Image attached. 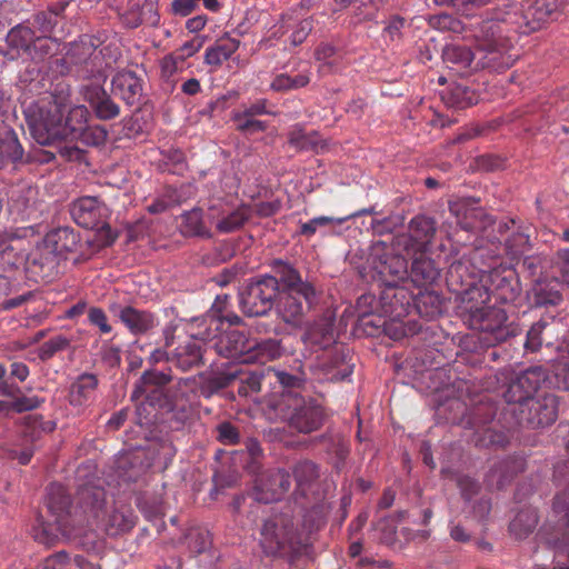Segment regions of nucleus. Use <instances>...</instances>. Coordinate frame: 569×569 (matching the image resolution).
Returning a JSON list of instances; mask_svg holds the SVG:
<instances>
[{
  "label": "nucleus",
  "instance_id": "17",
  "mask_svg": "<svg viewBox=\"0 0 569 569\" xmlns=\"http://www.w3.org/2000/svg\"><path fill=\"white\" fill-rule=\"evenodd\" d=\"M42 240L62 261L70 257H73L76 263L87 259L83 247L88 241L83 243L80 234L72 228L53 229Z\"/></svg>",
  "mask_w": 569,
  "mask_h": 569
},
{
  "label": "nucleus",
  "instance_id": "43",
  "mask_svg": "<svg viewBox=\"0 0 569 569\" xmlns=\"http://www.w3.org/2000/svg\"><path fill=\"white\" fill-rule=\"evenodd\" d=\"M385 306H387L386 302H382V305H381V302L379 301V298L378 299L376 298V295H373L371 292H366L357 299L356 311L358 313L359 320L365 326L372 325L373 327L378 328L381 326V323H376L373 321H366V318H368L369 316L377 315L379 317V321H380L382 319L381 312H391L390 310H388V307H385ZM383 323H385V321L382 322V325Z\"/></svg>",
  "mask_w": 569,
  "mask_h": 569
},
{
  "label": "nucleus",
  "instance_id": "57",
  "mask_svg": "<svg viewBox=\"0 0 569 569\" xmlns=\"http://www.w3.org/2000/svg\"><path fill=\"white\" fill-rule=\"evenodd\" d=\"M473 443L478 448H506L509 445V438L503 431H497L491 428H485L473 435Z\"/></svg>",
  "mask_w": 569,
  "mask_h": 569
},
{
  "label": "nucleus",
  "instance_id": "12",
  "mask_svg": "<svg viewBox=\"0 0 569 569\" xmlns=\"http://www.w3.org/2000/svg\"><path fill=\"white\" fill-rule=\"evenodd\" d=\"M61 261L42 240L26 258L27 278L36 283L50 282L58 276Z\"/></svg>",
  "mask_w": 569,
  "mask_h": 569
},
{
  "label": "nucleus",
  "instance_id": "2",
  "mask_svg": "<svg viewBox=\"0 0 569 569\" xmlns=\"http://www.w3.org/2000/svg\"><path fill=\"white\" fill-rule=\"evenodd\" d=\"M119 56L116 48L111 46L99 48L93 38L82 37L70 44L60 61L61 64L69 67L68 72H74L79 79L88 83L93 80L106 81L108 69L112 68Z\"/></svg>",
  "mask_w": 569,
  "mask_h": 569
},
{
  "label": "nucleus",
  "instance_id": "48",
  "mask_svg": "<svg viewBox=\"0 0 569 569\" xmlns=\"http://www.w3.org/2000/svg\"><path fill=\"white\" fill-rule=\"evenodd\" d=\"M547 378V370L541 366H535L522 371L515 380L529 398H535L533 395L546 382Z\"/></svg>",
  "mask_w": 569,
  "mask_h": 569
},
{
  "label": "nucleus",
  "instance_id": "63",
  "mask_svg": "<svg viewBox=\"0 0 569 569\" xmlns=\"http://www.w3.org/2000/svg\"><path fill=\"white\" fill-rule=\"evenodd\" d=\"M529 247V236L520 231L511 233L505 240V251L512 258L522 254Z\"/></svg>",
  "mask_w": 569,
  "mask_h": 569
},
{
  "label": "nucleus",
  "instance_id": "5",
  "mask_svg": "<svg viewBox=\"0 0 569 569\" xmlns=\"http://www.w3.org/2000/svg\"><path fill=\"white\" fill-rule=\"evenodd\" d=\"M279 292L278 282L272 276L252 278L240 293L242 312L248 317L267 315Z\"/></svg>",
  "mask_w": 569,
  "mask_h": 569
},
{
  "label": "nucleus",
  "instance_id": "8",
  "mask_svg": "<svg viewBox=\"0 0 569 569\" xmlns=\"http://www.w3.org/2000/svg\"><path fill=\"white\" fill-rule=\"evenodd\" d=\"M551 12L547 0H522L505 14L516 33L529 36L546 26Z\"/></svg>",
  "mask_w": 569,
  "mask_h": 569
},
{
  "label": "nucleus",
  "instance_id": "15",
  "mask_svg": "<svg viewBox=\"0 0 569 569\" xmlns=\"http://www.w3.org/2000/svg\"><path fill=\"white\" fill-rule=\"evenodd\" d=\"M188 382V379H179L174 386L167 389V396L158 392L151 397L154 400L153 407L171 413V420H174L178 426H183L191 419L193 413L192 405L182 391V388L187 387Z\"/></svg>",
  "mask_w": 569,
  "mask_h": 569
},
{
  "label": "nucleus",
  "instance_id": "29",
  "mask_svg": "<svg viewBox=\"0 0 569 569\" xmlns=\"http://www.w3.org/2000/svg\"><path fill=\"white\" fill-rule=\"evenodd\" d=\"M525 471V460L516 457H507L493 463L490 468L487 480L497 489L509 485L519 473Z\"/></svg>",
  "mask_w": 569,
  "mask_h": 569
},
{
  "label": "nucleus",
  "instance_id": "54",
  "mask_svg": "<svg viewBox=\"0 0 569 569\" xmlns=\"http://www.w3.org/2000/svg\"><path fill=\"white\" fill-rule=\"evenodd\" d=\"M34 36L36 33L30 27L18 24L8 32L6 40L9 48L29 53Z\"/></svg>",
  "mask_w": 569,
  "mask_h": 569
},
{
  "label": "nucleus",
  "instance_id": "34",
  "mask_svg": "<svg viewBox=\"0 0 569 569\" xmlns=\"http://www.w3.org/2000/svg\"><path fill=\"white\" fill-rule=\"evenodd\" d=\"M271 266L274 272L272 277L277 280L278 290L280 291H293L303 289L305 286H312L303 281L299 271L286 261L277 259L272 261Z\"/></svg>",
  "mask_w": 569,
  "mask_h": 569
},
{
  "label": "nucleus",
  "instance_id": "31",
  "mask_svg": "<svg viewBox=\"0 0 569 569\" xmlns=\"http://www.w3.org/2000/svg\"><path fill=\"white\" fill-rule=\"evenodd\" d=\"M512 48L477 49V61L475 70L488 69L495 72H501L510 68L517 57L510 51Z\"/></svg>",
  "mask_w": 569,
  "mask_h": 569
},
{
  "label": "nucleus",
  "instance_id": "58",
  "mask_svg": "<svg viewBox=\"0 0 569 569\" xmlns=\"http://www.w3.org/2000/svg\"><path fill=\"white\" fill-rule=\"evenodd\" d=\"M130 14L133 17V19L129 21L132 28H137L140 24L156 27L160 21V16L156 8V1L153 0H146L141 9H138L137 12L131 11Z\"/></svg>",
  "mask_w": 569,
  "mask_h": 569
},
{
  "label": "nucleus",
  "instance_id": "56",
  "mask_svg": "<svg viewBox=\"0 0 569 569\" xmlns=\"http://www.w3.org/2000/svg\"><path fill=\"white\" fill-rule=\"evenodd\" d=\"M326 519L323 513V506L313 505L302 516L301 531L298 533H303V536L308 537L309 546L311 545V536L316 531H318L322 526H325Z\"/></svg>",
  "mask_w": 569,
  "mask_h": 569
},
{
  "label": "nucleus",
  "instance_id": "24",
  "mask_svg": "<svg viewBox=\"0 0 569 569\" xmlns=\"http://www.w3.org/2000/svg\"><path fill=\"white\" fill-rule=\"evenodd\" d=\"M142 79L131 70L118 71L111 80V92L127 107L139 106L143 98Z\"/></svg>",
  "mask_w": 569,
  "mask_h": 569
},
{
  "label": "nucleus",
  "instance_id": "46",
  "mask_svg": "<svg viewBox=\"0 0 569 569\" xmlns=\"http://www.w3.org/2000/svg\"><path fill=\"white\" fill-rule=\"evenodd\" d=\"M307 340L313 347H319L321 350L330 348L338 343L335 336V322L332 319H323L315 323V326L307 332Z\"/></svg>",
  "mask_w": 569,
  "mask_h": 569
},
{
  "label": "nucleus",
  "instance_id": "28",
  "mask_svg": "<svg viewBox=\"0 0 569 569\" xmlns=\"http://www.w3.org/2000/svg\"><path fill=\"white\" fill-rule=\"evenodd\" d=\"M251 340L247 335L239 330H231L220 337L217 348L218 352L229 359L247 363L246 357L249 355Z\"/></svg>",
  "mask_w": 569,
  "mask_h": 569
},
{
  "label": "nucleus",
  "instance_id": "26",
  "mask_svg": "<svg viewBox=\"0 0 569 569\" xmlns=\"http://www.w3.org/2000/svg\"><path fill=\"white\" fill-rule=\"evenodd\" d=\"M172 381V376L169 372L159 371L157 369L146 370L140 377L138 383L132 391V399H139L146 396V400L150 406H154V400L151 398L154 393L167 396V385Z\"/></svg>",
  "mask_w": 569,
  "mask_h": 569
},
{
  "label": "nucleus",
  "instance_id": "23",
  "mask_svg": "<svg viewBox=\"0 0 569 569\" xmlns=\"http://www.w3.org/2000/svg\"><path fill=\"white\" fill-rule=\"evenodd\" d=\"M565 284L552 278L548 272L538 277L527 291V299L533 308H547L560 305Z\"/></svg>",
  "mask_w": 569,
  "mask_h": 569
},
{
  "label": "nucleus",
  "instance_id": "18",
  "mask_svg": "<svg viewBox=\"0 0 569 569\" xmlns=\"http://www.w3.org/2000/svg\"><path fill=\"white\" fill-rule=\"evenodd\" d=\"M106 81L93 80L83 83L80 93L84 101L92 108L96 117L100 120L108 121L120 116L121 108L117 103V97L110 91L108 93L104 88Z\"/></svg>",
  "mask_w": 569,
  "mask_h": 569
},
{
  "label": "nucleus",
  "instance_id": "20",
  "mask_svg": "<svg viewBox=\"0 0 569 569\" xmlns=\"http://www.w3.org/2000/svg\"><path fill=\"white\" fill-rule=\"evenodd\" d=\"M479 258V251L475 250L469 258L462 257L450 263L446 273V284L450 292L458 296L465 289L476 284L483 274L481 268L475 266V261Z\"/></svg>",
  "mask_w": 569,
  "mask_h": 569
},
{
  "label": "nucleus",
  "instance_id": "10",
  "mask_svg": "<svg viewBox=\"0 0 569 569\" xmlns=\"http://www.w3.org/2000/svg\"><path fill=\"white\" fill-rule=\"evenodd\" d=\"M480 281L487 283L491 298L499 303H515L522 292L518 273L511 267L500 264L485 270Z\"/></svg>",
  "mask_w": 569,
  "mask_h": 569
},
{
  "label": "nucleus",
  "instance_id": "62",
  "mask_svg": "<svg viewBox=\"0 0 569 569\" xmlns=\"http://www.w3.org/2000/svg\"><path fill=\"white\" fill-rule=\"evenodd\" d=\"M108 139V131L103 126L89 124L81 132V137H78L76 141L82 142L84 146L100 147L106 143Z\"/></svg>",
  "mask_w": 569,
  "mask_h": 569
},
{
  "label": "nucleus",
  "instance_id": "32",
  "mask_svg": "<svg viewBox=\"0 0 569 569\" xmlns=\"http://www.w3.org/2000/svg\"><path fill=\"white\" fill-rule=\"evenodd\" d=\"M456 299L460 301V308L470 317L473 316L475 310L486 309L491 296L487 283L481 282L479 279L476 281V284L470 286V288L456 296Z\"/></svg>",
  "mask_w": 569,
  "mask_h": 569
},
{
  "label": "nucleus",
  "instance_id": "42",
  "mask_svg": "<svg viewBox=\"0 0 569 569\" xmlns=\"http://www.w3.org/2000/svg\"><path fill=\"white\" fill-rule=\"evenodd\" d=\"M318 443L326 445L328 453L333 455L337 459L335 468L340 470L349 456V446L340 433H335L331 430H327L322 435L316 438Z\"/></svg>",
  "mask_w": 569,
  "mask_h": 569
},
{
  "label": "nucleus",
  "instance_id": "25",
  "mask_svg": "<svg viewBox=\"0 0 569 569\" xmlns=\"http://www.w3.org/2000/svg\"><path fill=\"white\" fill-rule=\"evenodd\" d=\"M107 212L106 204L97 197H82L73 202L71 214L73 220L82 228H99Z\"/></svg>",
  "mask_w": 569,
  "mask_h": 569
},
{
  "label": "nucleus",
  "instance_id": "4",
  "mask_svg": "<svg viewBox=\"0 0 569 569\" xmlns=\"http://www.w3.org/2000/svg\"><path fill=\"white\" fill-rule=\"evenodd\" d=\"M468 322L471 329L479 331V340L487 347L517 335V327L508 322L506 310L495 306L475 310L473 316L468 317Z\"/></svg>",
  "mask_w": 569,
  "mask_h": 569
},
{
  "label": "nucleus",
  "instance_id": "3",
  "mask_svg": "<svg viewBox=\"0 0 569 569\" xmlns=\"http://www.w3.org/2000/svg\"><path fill=\"white\" fill-rule=\"evenodd\" d=\"M260 546L267 556L286 558L292 562L307 551L309 539L298 533L290 513L279 512L264 520Z\"/></svg>",
  "mask_w": 569,
  "mask_h": 569
},
{
  "label": "nucleus",
  "instance_id": "13",
  "mask_svg": "<svg viewBox=\"0 0 569 569\" xmlns=\"http://www.w3.org/2000/svg\"><path fill=\"white\" fill-rule=\"evenodd\" d=\"M316 291L313 286L293 291H280L276 305L277 312L288 325H299L306 312L311 308Z\"/></svg>",
  "mask_w": 569,
  "mask_h": 569
},
{
  "label": "nucleus",
  "instance_id": "40",
  "mask_svg": "<svg viewBox=\"0 0 569 569\" xmlns=\"http://www.w3.org/2000/svg\"><path fill=\"white\" fill-rule=\"evenodd\" d=\"M441 99L450 108L466 109L478 102L479 94L465 83H455L441 93Z\"/></svg>",
  "mask_w": 569,
  "mask_h": 569
},
{
  "label": "nucleus",
  "instance_id": "35",
  "mask_svg": "<svg viewBox=\"0 0 569 569\" xmlns=\"http://www.w3.org/2000/svg\"><path fill=\"white\" fill-rule=\"evenodd\" d=\"M477 51L467 46L450 44L443 49L442 59L449 69L461 72L467 69L475 70L477 61Z\"/></svg>",
  "mask_w": 569,
  "mask_h": 569
},
{
  "label": "nucleus",
  "instance_id": "64",
  "mask_svg": "<svg viewBox=\"0 0 569 569\" xmlns=\"http://www.w3.org/2000/svg\"><path fill=\"white\" fill-rule=\"evenodd\" d=\"M552 509L561 515L563 525L569 530V486L553 497Z\"/></svg>",
  "mask_w": 569,
  "mask_h": 569
},
{
  "label": "nucleus",
  "instance_id": "51",
  "mask_svg": "<svg viewBox=\"0 0 569 569\" xmlns=\"http://www.w3.org/2000/svg\"><path fill=\"white\" fill-rule=\"evenodd\" d=\"M54 429V421H43L40 415H28L23 418L21 435L26 441L34 442L39 440L43 433L52 432Z\"/></svg>",
  "mask_w": 569,
  "mask_h": 569
},
{
  "label": "nucleus",
  "instance_id": "44",
  "mask_svg": "<svg viewBox=\"0 0 569 569\" xmlns=\"http://www.w3.org/2000/svg\"><path fill=\"white\" fill-rule=\"evenodd\" d=\"M71 501L61 485L51 483L48 488L47 507L56 516V525L61 526L63 516L69 512Z\"/></svg>",
  "mask_w": 569,
  "mask_h": 569
},
{
  "label": "nucleus",
  "instance_id": "52",
  "mask_svg": "<svg viewBox=\"0 0 569 569\" xmlns=\"http://www.w3.org/2000/svg\"><path fill=\"white\" fill-rule=\"evenodd\" d=\"M42 107L56 110L64 116V111L71 104V87L67 83H58L47 99L39 101Z\"/></svg>",
  "mask_w": 569,
  "mask_h": 569
},
{
  "label": "nucleus",
  "instance_id": "21",
  "mask_svg": "<svg viewBox=\"0 0 569 569\" xmlns=\"http://www.w3.org/2000/svg\"><path fill=\"white\" fill-rule=\"evenodd\" d=\"M290 488L291 473L283 468H274L261 472L257 477L254 485L259 500L266 503L282 499Z\"/></svg>",
  "mask_w": 569,
  "mask_h": 569
},
{
  "label": "nucleus",
  "instance_id": "37",
  "mask_svg": "<svg viewBox=\"0 0 569 569\" xmlns=\"http://www.w3.org/2000/svg\"><path fill=\"white\" fill-rule=\"evenodd\" d=\"M408 276L417 287H427L433 284L440 278V269L435 260L421 256L412 261Z\"/></svg>",
  "mask_w": 569,
  "mask_h": 569
},
{
  "label": "nucleus",
  "instance_id": "39",
  "mask_svg": "<svg viewBox=\"0 0 569 569\" xmlns=\"http://www.w3.org/2000/svg\"><path fill=\"white\" fill-rule=\"evenodd\" d=\"M415 308L420 317L435 320L446 311V300L436 291L420 292L415 299Z\"/></svg>",
  "mask_w": 569,
  "mask_h": 569
},
{
  "label": "nucleus",
  "instance_id": "41",
  "mask_svg": "<svg viewBox=\"0 0 569 569\" xmlns=\"http://www.w3.org/2000/svg\"><path fill=\"white\" fill-rule=\"evenodd\" d=\"M251 345L249 355L246 357L247 363H266L279 358L282 353L281 343L276 339H264L261 341L252 339Z\"/></svg>",
  "mask_w": 569,
  "mask_h": 569
},
{
  "label": "nucleus",
  "instance_id": "50",
  "mask_svg": "<svg viewBox=\"0 0 569 569\" xmlns=\"http://www.w3.org/2000/svg\"><path fill=\"white\" fill-rule=\"evenodd\" d=\"M239 40L224 37L219 39L216 44L207 49L204 61L210 66H220L228 60L239 48Z\"/></svg>",
  "mask_w": 569,
  "mask_h": 569
},
{
  "label": "nucleus",
  "instance_id": "30",
  "mask_svg": "<svg viewBox=\"0 0 569 569\" xmlns=\"http://www.w3.org/2000/svg\"><path fill=\"white\" fill-rule=\"evenodd\" d=\"M0 160L12 163L16 168L32 162V156L26 152L18 134L12 129L0 131Z\"/></svg>",
  "mask_w": 569,
  "mask_h": 569
},
{
  "label": "nucleus",
  "instance_id": "27",
  "mask_svg": "<svg viewBox=\"0 0 569 569\" xmlns=\"http://www.w3.org/2000/svg\"><path fill=\"white\" fill-rule=\"evenodd\" d=\"M206 345L194 338L180 342L170 356V362L183 371L199 368L204 365L203 355Z\"/></svg>",
  "mask_w": 569,
  "mask_h": 569
},
{
  "label": "nucleus",
  "instance_id": "47",
  "mask_svg": "<svg viewBox=\"0 0 569 569\" xmlns=\"http://www.w3.org/2000/svg\"><path fill=\"white\" fill-rule=\"evenodd\" d=\"M180 231L184 237L211 238V232L204 227L203 211L200 208L182 214Z\"/></svg>",
  "mask_w": 569,
  "mask_h": 569
},
{
  "label": "nucleus",
  "instance_id": "36",
  "mask_svg": "<svg viewBox=\"0 0 569 569\" xmlns=\"http://www.w3.org/2000/svg\"><path fill=\"white\" fill-rule=\"evenodd\" d=\"M90 111L84 106L69 108L68 114L62 120L61 140H77L87 128Z\"/></svg>",
  "mask_w": 569,
  "mask_h": 569
},
{
  "label": "nucleus",
  "instance_id": "6",
  "mask_svg": "<svg viewBox=\"0 0 569 569\" xmlns=\"http://www.w3.org/2000/svg\"><path fill=\"white\" fill-rule=\"evenodd\" d=\"M26 122L33 139L41 146H50L61 140L62 113L31 103L26 110Z\"/></svg>",
  "mask_w": 569,
  "mask_h": 569
},
{
  "label": "nucleus",
  "instance_id": "61",
  "mask_svg": "<svg viewBox=\"0 0 569 569\" xmlns=\"http://www.w3.org/2000/svg\"><path fill=\"white\" fill-rule=\"evenodd\" d=\"M250 218V212L247 207H240L228 217L223 218L217 223V229L220 232H232L240 229Z\"/></svg>",
  "mask_w": 569,
  "mask_h": 569
},
{
  "label": "nucleus",
  "instance_id": "19",
  "mask_svg": "<svg viewBox=\"0 0 569 569\" xmlns=\"http://www.w3.org/2000/svg\"><path fill=\"white\" fill-rule=\"evenodd\" d=\"M516 34L506 14L501 18L483 21L475 38L477 49L513 48L512 37Z\"/></svg>",
  "mask_w": 569,
  "mask_h": 569
},
{
  "label": "nucleus",
  "instance_id": "9",
  "mask_svg": "<svg viewBox=\"0 0 569 569\" xmlns=\"http://www.w3.org/2000/svg\"><path fill=\"white\" fill-rule=\"evenodd\" d=\"M558 406V397L547 393L540 398H531L525 407H515L510 411L519 426L537 429L550 426L556 421Z\"/></svg>",
  "mask_w": 569,
  "mask_h": 569
},
{
  "label": "nucleus",
  "instance_id": "59",
  "mask_svg": "<svg viewBox=\"0 0 569 569\" xmlns=\"http://www.w3.org/2000/svg\"><path fill=\"white\" fill-rule=\"evenodd\" d=\"M237 378V372H219L208 377L201 385V393L204 397H210L213 393L229 387Z\"/></svg>",
  "mask_w": 569,
  "mask_h": 569
},
{
  "label": "nucleus",
  "instance_id": "7",
  "mask_svg": "<svg viewBox=\"0 0 569 569\" xmlns=\"http://www.w3.org/2000/svg\"><path fill=\"white\" fill-rule=\"evenodd\" d=\"M372 249V279H377L379 287H398L408 279V262L403 256L386 250L382 242Z\"/></svg>",
  "mask_w": 569,
  "mask_h": 569
},
{
  "label": "nucleus",
  "instance_id": "11",
  "mask_svg": "<svg viewBox=\"0 0 569 569\" xmlns=\"http://www.w3.org/2000/svg\"><path fill=\"white\" fill-rule=\"evenodd\" d=\"M289 472L296 482V489L292 492L296 503L307 508L310 498L315 501L320 500L318 488L321 478V467L319 463L309 458H302L292 463Z\"/></svg>",
  "mask_w": 569,
  "mask_h": 569
},
{
  "label": "nucleus",
  "instance_id": "53",
  "mask_svg": "<svg viewBox=\"0 0 569 569\" xmlns=\"http://www.w3.org/2000/svg\"><path fill=\"white\" fill-rule=\"evenodd\" d=\"M406 298V291L403 289H398V287H385L383 290L380 291L379 301L386 302V307L391 312H381V317H400L403 311V299Z\"/></svg>",
  "mask_w": 569,
  "mask_h": 569
},
{
  "label": "nucleus",
  "instance_id": "45",
  "mask_svg": "<svg viewBox=\"0 0 569 569\" xmlns=\"http://www.w3.org/2000/svg\"><path fill=\"white\" fill-rule=\"evenodd\" d=\"M119 317L126 327L133 333H144L153 327V316L150 312L127 306L121 309Z\"/></svg>",
  "mask_w": 569,
  "mask_h": 569
},
{
  "label": "nucleus",
  "instance_id": "55",
  "mask_svg": "<svg viewBox=\"0 0 569 569\" xmlns=\"http://www.w3.org/2000/svg\"><path fill=\"white\" fill-rule=\"evenodd\" d=\"M547 272L565 286L569 284V249H560L550 258Z\"/></svg>",
  "mask_w": 569,
  "mask_h": 569
},
{
  "label": "nucleus",
  "instance_id": "14",
  "mask_svg": "<svg viewBox=\"0 0 569 569\" xmlns=\"http://www.w3.org/2000/svg\"><path fill=\"white\" fill-rule=\"evenodd\" d=\"M351 350L343 343L322 350L317 358V370L330 381H342L351 376L353 363H351Z\"/></svg>",
  "mask_w": 569,
  "mask_h": 569
},
{
  "label": "nucleus",
  "instance_id": "38",
  "mask_svg": "<svg viewBox=\"0 0 569 569\" xmlns=\"http://www.w3.org/2000/svg\"><path fill=\"white\" fill-rule=\"evenodd\" d=\"M137 522L133 510L128 506H119L108 516L104 530L107 535L116 537L129 532Z\"/></svg>",
  "mask_w": 569,
  "mask_h": 569
},
{
  "label": "nucleus",
  "instance_id": "60",
  "mask_svg": "<svg viewBox=\"0 0 569 569\" xmlns=\"http://www.w3.org/2000/svg\"><path fill=\"white\" fill-rule=\"evenodd\" d=\"M538 525V517L531 510H521L510 523V530L519 538L532 532Z\"/></svg>",
  "mask_w": 569,
  "mask_h": 569
},
{
  "label": "nucleus",
  "instance_id": "49",
  "mask_svg": "<svg viewBox=\"0 0 569 569\" xmlns=\"http://www.w3.org/2000/svg\"><path fill=\"white\" fill-rule=\"evenodd\" d=\"M98 387V379L93 373H82L72 383L69 400L72 406H81Z\"/></svg>",
  "mask_w": 569,
  "mask_h": 569
},
{
  "label": "nucleus",
  "instance_id": "33",
  "mask_svg": "<svg viewBox=\"0 0 569 569\" xmlns=\"http://www.w3.org/2000/svg\"><path fill=\"white\" fill-rule=\"evenodd\" d=\"M435 234V220L426 216H417L410 221L409 237H402V240L406 247L410 240H413L417 247L422 249L432 242Z\"/></svg>",
  "mask_w": 569,
  "mask_h": 569
},
{
  "label": "nucleus",
  "instance_id": "1",
  "mask_svg": "<svg viewBox=\"0 0 569 569\" xmlns=\"http://www.w3.org/2000/svg\"><path fill=\"white\" fill-rule=\"evenodd\" d=\"M266 408L299 435L319 431L328 421L329 412L313 398H303L297 391H274L266 400Z\"/></svg>",
  "mask_w": 569,
  "mask_h": 569
},
{
  "label": "nucleus",
  "instance_id": "22",
  "mask_svg": "<svg viewBox=\"0 0 569 569\" xmlns=\"http://www.w3.org/2000/svg\"><path fill=\"white\" fill-rule=\"evenodd\" d=\"M477 202L470 198H463L449 202L450 212L457 218V223L466 231H485L492 226L493 218L480 207H473Z\"/></svg>",
  "mask_w": 569,
  "mask_h": 569
},
{
  "label": "nucleus",
  "instance_id": "16",
  "mask_svg": "<svg viewBox=\"0 0 569 569\" xmlns=\"http://www.w3.org/2000/svg\"><path fill=\"white\" fill-rule=\"evenodd\" d=\"M74 501L76 507L81 510L89 522L96 521L104 515L107 492L100 479H90L79 483Z\"/></svg>",
  "mask_w": 569,
  "mask_h": 569
}]
</instances>
